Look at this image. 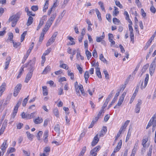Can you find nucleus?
<instances>
[{"label": "nucleus", "instance_id": "60", "mask_svg": "<svg viewBox=\"0 0 156 156\" xmlns=\"http://www.w3.org/2000/svg\"><path fill=\"white\" fill-rule=\"evenodd\" d=\"M18 111V110L17 109H15L14 108L13 112V113L12 115V118H14L15 116L16 115V114L17 113Z\"/></svg>", "mask_w": 156, "mask_h": 156}, {"label": "nucleus", "instance_id": "63", "mask_svg": "<svg viewBox=\"0 0 156 156\" xmlns=\"http://www.w3.org/2000/svg\"><path fill=\"white\" fill-rule=\"evenodd\" d=\"M93 55L95 58L97 57V53L95 49H94L92 52Z\"/></svg>", "mask_w": 156, "mask_h": 156}, {"label": "nucleus", "instance_id": "41", "mask_svg": "<svg viewBox=\"0 0 156 156\" xmlns=\"http://www.w3.org/2000/svg\"><path fill=\"white\" fill-rule=\"evenodd\" d=\"M148 140V139L147 138H144L143 140L142 144L144 147H146V144L147 141Z\"/></svg>", "mask_w": 156, "mask_h": 156}, {"label": "nucleus", "instance_id": "20", "mask_svg": "<svg viewBox=\"0 0 156 156\" xmlns=\"http://www.w3.org/2000/svg\"><path fill=\"white\" fill-rule=\"evenodd\" d=\"M6 126V123L4 124V123H3L2 126L0 129V136L3 133Z\"/></svg>", "mask_w": 156, "mask_h": 156}, {"label": "nucleus", "instance_id": "56", "mask_svg": "<svg viewBox=\"0 0 156 156\" xmlns=\"http://www.w3.org/2000/svg\"><path fill=\"white\" fill-rule=\"evenodd\" d=\"M13 34L12 33H9V35L8 39L10 41H12L13 42Z\"/></svg>", "mask_w": 156, "mask_h": 156}, {"label": "nucleus", "instance_id": "57", "mask_svg": "<svg viewBox=\"0 0 156 156\" xmlns=\"http://www.w3.org/2000/svg\"><path fill=\"white\" fill-rule=\"evenodd\" d=\"M97 121H96V120H95V119L93 120L90 124V125L89 127V128H92L93 126H94V123Z\"/></svg>", "mask_w": 156, "mask_h": 156}, {"label": "nucleus", "instance_id": "9", "mask_svg": "<svg viewBox=\"0 0 156 156\" xmlns=\"http://www.w3.org/2000/svg\"><path fill=\"white\" fill-rule=\"evenodd\" d=\"M119 91L115 94V97L112 101L111 103L109 105L108 107V109L110 108L111 107L112 105L114 104L115 102V101L117 100V97L119 96Z\"/></svg>", "mask_w": 156, "mask_h": 156}, {"label": "nucleus", "instance_id": "36", "mask_svg": "<svg viewBox=\"0 0 156 156\" xmlns=\"http://www.w3.org/2000/svg\"><path fill=\"white\" fill-rule=\"evenodd\" d=\"M6 84L5 83H2L1 86L0 87V91L3 92L5 90V86Z\"/></svg>", "mask_w": 156, "mask_h": 156}, {"label": "nucleus", "instance_id": "52", "mask_svg": "<svg viewBox=\"0 0 156 156\" xmlns=\"http://www.w3.org/2000/svg\"><path fill=\"white\" fill-rule=\"evenodd\" d=\"M12 43L13 47L16 48H18L21 44V43L20 42H14V41L12 42Z\"/></svg>", "mask_w": 156, "mask_h": 156}, {"label": "nucleus", "instance_id": "19", "mask_svg": "<svg viewBox=\"0 0 156 156\" xmlns=\"http://www.w3.org/2000/svg\"><path fill=\"white\" fill-rule=\"evenodd\" d=\"M33 18L31 16H30L28 19L27 21L26 24L27 26L30 25L33 23Z\"/></svg>", "mask_w": 156, "mask_h": 156}, {"label": "nucleus", "instance_id": "64", "mask_svg": "<svg viewBox=\"0 0 156 156\" xmlns=\"http://www.w3.org/2000/svg\"><path fill=\"white\" fill-rule=\"evenodd\" d=\"M104 73L105 75V78L106 79H108L109 74L107 71L106 70H104Z\"/></svg>", "mask_w": 156, "mask_h": 156}, {"label": "nucleus", "instance_id": "1", "mask_svg": "<svg viewBox=\"0 0 156 156\" xmlns=\"http://www.w3.org/2000/svg\"><path fill=\"white\" fill-rule=\"evenodd\" d=\"M22 13L21 12H19L17 13L15 15H12L9 18V21L12 22V27L15 26L17 21L19 20Z\"/></svg>", "mask_w": 156, "mask_h": 156}, {"label": "nucleus", "instance_id": "62", "mask_svg": "<svg viewBox=\"0 0 156 156\" xmlns=\"http://www.w3.org/2000/svg\"><path fill=\"white\" fill-rule=\"evenodd\" d=\"M31 9L33 11H36L38 9V7L36 5L33 6L31 7Z\"/></svg>", "mask_w": 156, "mask_h": 156}, {"label": "nucleus", "instance_id": "26", "mask_svg": "<svg viewBox=\"0 0 156 156\" xmlns=\"http://www.w3.org/2000/svg\"><path fill=\"white\" fill-rule=\"evenodd\" d=\"M96 14L97 15L98 19L99 21L101 20L102 19L101 17V14L98 9H95Z\"/></svg>", "mask_w": 156, "mask_h": 156}, {"label": "nucleus", "instance_id": "11", "mask_svg": "<svg viewBox=\"0 0 156 156\" xmlns=\"http://www.w3.org/2000/svg\"><path fill=\"white\" fill-rule=\"evenodd\" d=\"M56 107L55 106L53 109V113L54 115L58 117V111L57 107H58V103H56Z\"/></svg>", "mask_w": 156, "mask_h": 156}, {"label": "nucleus", "instance_id": "21", "mask_svg": "<svg viewBox=\"0 0 156 156\" xmlns=\"http://www.w3.org/2000/svg\"><path fill=\"white\" fill-rule=\"evenodd\" d=\"M48 136V131H46L44 133V140L45 143H47L48 142V140L47 137Z\"/></svg>", "mask_w": 156, "mask_h": 156}, {"label": "nucleus", "instance_id": "61", "mask_svg": "<svg viewBox=\"0 0 156 156\" xmlns=\"http://www.w3.org/2000/svg\"><path fill=\"white\" fill-rule=\"evenodd\" d=\"M106 18L109 22H111V16L110 14H108L106 15Z\"/></svg>", "mask_w": 156, "mask_h": 156}, {"label": "nucleus", "instance_id": "49", "mask_svg": "<svg viewBox=\"0 0 156 156\" xmlns=\"http://www.w3.org/2000/svg\"><path fill=\"white\" fill-rule=\"evenodd\" d=\"M76 67L77 69L79 70L80 73V74H82L83 71L82 68L78 64H76Z\"/></svg>", "mask_w": 156, "mask_h": 156}, {"label": "nucleus", "instance_id": "2", "mask_svg": "<svg viewBox=\"0 0 156 156\" xmlns=\"http://www.w3.org/2000/svg\"><path fill=\"white\" fill-rule=\"evenodd\" d=\"M101 147L100 145H98L92 149L90 152L89 156H97V153L100 150Z\"/></svg>", "mask_w": 156, "mask_h": 156}, {"label": "nucleus", "instance_id": "10", "mask_svg": "<svg viewBox=\"0 0 156 156\" xmlns=\"http://www.w3.org/2000/svg\"><path fill=\"white\" fill-rule=\"evenodd\" d=\"M52 23L50 20H48L45 26L44 27L42 30L47 32L49 28L51 25Z\"/></svg>", "mask_w": 156, "mask_h": 156}, {"label": "nucleus", "instance_id": "12", "mask_svg": "<svg viewBox=\"0 0 156 156\" xmlns=\"http://www.w3.org/2000/svg\"><path fill=\"white\" fill-rule=\"evenodd\" d=\"M149 122L153 126V127H155L156 126V117L153 116Z\"/></svg>", "mask_w": 156, "mask_h": 156}, {"label": "nucleus", "instance_id": "46", "mask_svg": "<svg viewBox=\"0 0 156 156\" xmlns=\"http://www.w3.org/2000/svg\"><path fill=\"white\" fill-rule=\"evenodd\" d=\"M28 97L27 98H25L23 100L22 103L23 106L24 107L26 106L28 100Z\"/></svg>", "mask_w": 156, "mask_h": 156}, {"label": "nucleus", "instance_id": "17", "mask_svg": "<svg viewBox=\"0 0 156 156\" xmlns=\"http://www.w3.org/2000/svg\"><path fill=\"white\" fill-rule=\"evenodd\" d=\"M47 32L44 31L43 30H42L41 33L40 34V36L39 38V41L40 42H42L44 39V37L45 34Z\"/></svg>", "mask_w": 156, "mask_h": 156}, {"label": "nucleus", "instance_id": "28", "mask_svg": "<svg viewBox=\"0 0 156 156\" xmlns=\"http://www.w3.org/2000/svg\"><path fill=\"white\" fill-rule=\"evenodd\" d=\"M26 133L28 139L31 141L32 140L34 137V135L31 134L28 131Z\"/></svg>", "mask_w": 156, "mask_h": 156}, {"label": "nucleus", "instance_id": "27", "mask_svg": "<svg viewBox=\"0 0 156 156\" xmlns=\"http://www.w3.org/2000/svg\"><path fill=\"white\" fill-rule=\"evenodd\" d=\"M43 95L44 96H46L48 94L47 87L46 86L42 87Z\"/></svg>", "mask_w": 156, "mask_h": 156}, {"label": "nucleus", "instance_id": "18", "mask_svg": "<svg viewBox=\"0 0 156 156\" xmlns=\"http://www.w3.org/2000/svg\"><path fill=\"white\" fill-rule=\"evenodd\" d=\"M105 35L104 32L103 33L102 35L100 37H96V41L98 42H101L105 38Z\"/></svg>", "mask_w": 156, "mask_h": 156}, {"label": "nucleus", "instance_id": "24", "mask_svg": "<svg viewBox=\"0 0 156 156\" xmlns=\"http://www.w3.org/2000/svg\"><path fill=\"white\" fill-rule=\"evenodd\" d=\"M126 95V92H124L122 94L121 96L120 97V98L119 100V102L121 103L122 104L124 98V97Z\"/></svg>", "mask_w": 156, "mask_h": 156}, {"label": "nucleus", "instance_id": "48", "mask_svg": "<svg viewBox=\"0 0 156 156\" xmlns=\"http://www.w3.org/2000/svg\"><path fill=\"white\" fill-rule=\"evenodd\" d=\"M115 3L116 5L118 7H119V8H120V9H122L123 8L122 5L121 4H120V2L119 1H115Z\"/></svg>", "mask_w": 156, "mask_h": 156}, {"label": "nucleus", "instance_id": "51", "mask_svg": "<svg viewBox=\"0 0 156 156\" xmlns=\"http://www.w3.org/2000/svg\"><path fill=\"white\" fill-rule=\"evenodd\" d=\"M149 66V65L147 64L144 66L142 69V72L143 73H144L147 69Z\"/></svg>", "mask_w": 156, "mask_h": 156}, {"label": "nucleus", "instance_id": "30", "mask_svg": "<svg viewBox=\"0 0 156 156\" xmlns=\"http://www.w3.org/2000/svg\"><path fill=\"white\" fill-rule=\"evenodd\" d=\"M114 10L113 11V16H115L119 14V11H118V9L116 6L114 7Z\"/></svg>", "mask_w": 156, "mask_h": 156}, {"label": "nucleus", "instance_id": "16", "mask_svg": "<svg viewBox=\"0 0 156 156\" xmlns=\"http://www.w3.org/2000/svg\"><path fill=\"white\" fill-rule=\"evenodd\" d=\"M43 119L39 117H37V118L35 119L34 122V123L36 124H40L42 122Z\"/></svg>", "mask_w": 156, "mask_h": 156}, {"label": "nucleus", "instance_id": "7", "mask_svg": "<svg viewBox=\"0 0 156 156\" xmlns=\"http://www.w3.org/2000/svg\"><path fill=\"white\" fill-rule=\"evenodd\" d=\"M142 104V101L140 99L138 100V102L136 104L135 108V112L136 113H139L140 109V105Z\"/></svg>", "mask_w": 156, "mask_h": 156}, {"label": "nucleus", "instance_id": "8", "mask_svg": "<svg viewBox=\"0 0 156 156\" xmlns=\"http://www.w3.org/2000/svg\"><path fill=\"white\" fill-rule=\"evenodd\" d=\"M99 141V139L98 137V135L97 134L94 137L91 144L92 146L94 147L96 145Z\"/></svg>", "mask_w": 156, "mask_h": 156}, {"label": "nucleus", "instance_id": "38", "mask_svg": "<svg viewBox=\"0 0 156 156\" xmlns=\"http://www.w3.org/2000/svg\"><path fill=\"white\" fill-rule=\"evenodd\" d=\"M85 53L87 57V58L89 60L91 56V53L87 49Z\"/></svg>", "mask_w": 156, "mask_h": 156}, {"label": "nucleus", "instance_id": "44", "mask_svg": "<svg viewBox=\"0 0 156 156\" xmlns=\"http://www.w3.org/2000/svg\"><path fill=\"white\" fill-rule=\"evenodd\" d=\"M55 4H56V2H55L54 3L53 6H52V7H51L49 9V10H48V15H50V14H51V11H52V9H54V8H55V7L56 6Z\"/></svg>", "mask_w": 156, "mask_h": 156}, {"label": "nucleus", "instance_id": "54", "mask_svg": "<svg viewBox=\"0 0 156 156\" xmlns=\"http://www.w3.org/2000/svg\"><path fill=\"white\" fill-rule=\"evenodd\" d=\"M44 23H43V21H40V22L38 24V26L37 27V30H38L40 29V28L43 25Z\"/></svg>", "mask_w": 156, "mask_h": 156}, {"label": "nucleus", "instance_id": "42", "mask_svg": "<svg viewBox=\"0 0 156 156\" xmlns=\"http://www.w3.org/2000/svg\"><path fill=\"white\" fill-rule=\"evenodd\" d=\"M15 151L16 149L14 147L9 148L7 151V153L8 154H9L10 153L15 152Z\"/></svg>", "mask_w": 156, "mask_h": 156}, {"label": "nucleus", "instance_id": "3", "mask_svg": "<svg viewBox=\"0 0 156 156\" xmlns=\"http://www.w3.org/2000/svg\"><path fill=\"white\" fill-rule=\"evenodd\" d=\"M58 34V33L57 32L54 33L51 37L49 39L47 42L46 44V46L47 47H48L51 45L54 41Z\"/></svg>", "mask_w": 156, "mask_h": 156}, {"label": "nucleus", "instance_id": "6", "mask_svg": "<svg viewBox=\"0 0 156 156\" xmlns=\"http://www.w3.org/2000/svg\"><path fill=\"white\" fill-rule=\"evenodd\" d=\"M149 80V75L147 74L146 75V77L144 80V85H143V82H142L140 86V88L141 89L143 90L146 87Z\"/></svg>", "mask_w": 156, "mask_h": 156}, {"label": "nucleus", "instance_id": "47", "mask_svg": "<svg viewBox=\"0 0 156 156\" xmlns=\"http://www.w3.org/2000/svg\"><path fill=\"white\" fill-rule=\"evenodd\" d=\"M99 57L100 59L102 61H103L104 63H107V61L106 60L105 58H104L102 54H101L100 55Z\"/></svg>", "mask_w": 156, "mask_h": 156}, {"label": "nucleus", "instance_id": "25", "mask_svg": "<svg viewBox=\"0 0 156 156\" xmlns=\"http://www.w3.org/2000/svg\"><path fill=\"white\" fill-rule=\"evenodd\" d=\"M22 100L23 99L22 98H20L19 99L16 106L15 107V108H14V109L18 110V108L20 106V105H21Z\"/></svg>", "mask_w": 156, "mask_h": 156}, {"label": "nucleus", "instance_id": "4", "mask_svg": "<svg viewBox=\"0 0 156 156\" xmlns=\"http://www.w3.org/2000/svg\"><path fill=\"white\" fill-rule=\"evenodd\" d=\"M33 69V67L31 69L30 71L27 73L25 80V82L27 83L31 78L32 75Z\"/></svg>", "mask_w": 156, "mask_h": 156}, {"label": "nucleus", "instance_id": "45", "mask_svg": "<svg viewBox=\"0 0 156 156\" xmlns=\"http://www.w3.org/2000/svg\"><path fill=\"white\" fill-rule=\"evenodd\" d=\"M130 130V129H129V130H128V132L127 133V136H126V140H125V142H127L128 141V140H129V137L131 135V133L129 132Z\"/></svg>", "mask_w": 156, "mask_h": 156}, {"label": "nucleus", "instance_id": "15", "mask_svg": "<svg viewBox=\"0 0 156 156\" xmlns=\"http://www.w3.org/2000/svg\"><path fill=\"white\" fill-rule=\"evenodd\" d=\"M51 70V68L50 66H47L45 67L44 70L43 71L41 74H46L48 72H50Z\"/></svg>", "mask_w": 156, "mask_h": 156}, {"label": "nucleus", "instance_id": "13", "mask_svg": "<svg viewBox=\"0 0 156 156\" xmlns=\"http://www.w3.org/2000/svg\"><path fill=\"white\" fill-rule=\"evenodd\" d=\"M7 140H6L3 143L1 147V148L3 154L5 152L6 149L7 147Z\"/></svg>", "mask_w": 156, "mask_h": 156}, {"label": "nucleus", "instance_id": "31", "mask_svg": "<svg viewBox=\"0 0 156 156\" xmlns=\"http://www.w3.org/2000/svg\"><path fill=\"white\" fill-rule=\"evenodd\" d=\"M48 2L49 0H46L43 9V11L44 12H46V10L48 9L49 5Z\"/></svg>", "mask_w": 156, "mask_h": 156}, {"label": "nucleus", "instance_id": "43", "mask_svg": "<svg viewBox=\"0 0 156 156\" xmlns=\"http://www.w3.org/2000/svg\"><path fill=\"white\" fill-rule=\"evenodd\" d=\"M21 117L23 119H27L28 117V114L24 112H23L21 114Z\"/></svg>", "mask_w": 156, "mask_h": 156}, {"label": "nucleus", "instance_id": "14", "mask_svg": "<svg viewBox=\"0 0 156 156\" xmlns=\"http://www.w3.org/2000/svg\"><path fill=\"white\" fill-rule=\"evenodd\" d=\"M11 58L10 57H7L6 58V61L5 62V69L6 70L8 67Z\"/></svg>", "mask_w": 156, "mask_h": 156}, {"label": "nucleus", "instance_id": "33", "mask_svg": "<svg viewBox=\"0 0 156 156\" xmlns=\"http://www.w3.org/2000/svg\"><path fill=\"white\" fill-rule=\"evenodd\" d=\"M107 131V127L106 126H103V129L101 131L100 134V136H103L106 133Z\"/></svg>", "mask_w": 156, "mask_h": 156}, {"label": "nucleus", "instance_id": "59", "mask_svg": "<svg viewBox=\"0 0 156 156\" xmlns=\"http://www.w3.org/2000/svg\"><path fill=\"white\" fill-rule=\"evenodd\" d=\"M152 152V146H151L149 148V151L147 153V156H151Z\"/></svg>", "mask_w": 156, "mask_h": 156}, {"label": "nucleus", "instance_id": "55", "mask_svg": "<svg viewBox=\"0 0 156 156\" xmlns=\"http://www.w3.org/2000/svg\"><path fill=\"white\" fill-rule=\"evenodd\" d=\"M150 10L151 11V12L153 13H155L156 12V10L155 7L153 5H152L150 9Z\"/></svg>", "mask_w": 156, "mask_h": 156}, {"label": "nucleus", "instance_id": "34", "mask_svg": "<svg viewBox=\"0 0 156 156\" xmlns=\"http://www.w3.org/2000/svg\"><path fill=\"white\" fill-rule=\"evenodd\" d=\"M104 113V112H102V110H101L99 112L97 116L95 117V119L96 121H98V120L99 119L100 116L102 114H103Z\"/></svg>", "mask_w": 156, "mask_h": 156}, {"label": "nucleus", "instance_id": "37", "mask_svg": "<svg viewBox=\"0 0 156 156\" xmlns=\"http://www.w3.org/2000/svg\"><path fill=\"white\" fill-rule=\"evenodd\" d=\"M27 31H24L21 36V39L20 41L21 42H23V41L26 35L27 34Z\"/></svg>", "mask_w": 156, "mask_h": 156}, {"label": "nucleus", "instance_id": "32", "mask_svg": "<svg viewBox=\"0 0 156 156\" xmlns=\"http://www.w3.org/2000/svg\"><path fill=\"white\" fill-rule=\"evenodd\" d=\"M96 73L97 76L99 78H102V76L99 68L98 67L96 69Z\"/></svg>", "mask_w": 156, "mask_h": 156}, {"label": "nucleus", "instance_id": "23", "mask_svg": "<svg viewBox=\"0 0 156 156\" xmlns=\"http://www.w3.org/2000/svg\"><path fill=\"white\" fill-rule=\"evenodd\" d=\"M86 151V146L83 147L82 149V150L78 156H83L85 153Z\"/></svg>", "mask_w": 156, "mask_h": 156}, {"label": "nucleus", "instance_id": "5", "mask_svg": "<svg viewBox=\"0 0 156 156\" xmlns=\"http://www.w3.org/2000/svg\"><path fill=\"white\" fill-rule=\"evenodd\" d=\"M22 86L21 84H18L15 87L13 93V95L15 97H16L17 96L18 94L20 92L21 88Z\"/></svg>", "mask_w": 156, "mask_h": 156}, {"label": "nucleus", "instance_id": "35", "mask_svg": "<svg viewBox=\"0 0 156 156\" xmlns=\"http://www.w3.org/2000/svg\"><path fill=\"white\" fill-rule=\"evenodd\" d=\"M36 114L35 112L31 113L30 114H28V119H30L34 117L36 115Z\"/></svg>", "mask_w": 156, "mask_h": 156}, {"label": "nucleus", "instance_id": "22", "mask_svg": "<svg viewBox=\"0 0 156 156\" xmlns=\"http://www.w3.org/2000/svg\"><path fill=\"white\" fill-rule=\"evenodd\" d=\"M60 67L61 68L64 69H68L69 68L68 66L66 64L63 63L62 61H60Z\"/></svg>", "mask_w": 156, "mask_h": 156}, {"label": "nucleus", "instance_id": "50", "mask_svg": "<svg viewBox=\"0 0 156 156\" xmlns=\"http://www.w3.org/2000/svg\"><path fill=\"white\" fill-rule=\"evenodd\" d=\"M66 81V78L64 77H61L60 79H59V82H61L60 83V85L61 86H62V82H63L64 81Z\"/></svg>", "mask_w": 156, "mask_h": 156}, {"label": "nucleus", "instance_id": "53", "mask_svg": "<svg viewBox=\"0 0 156 156\" xmlns=\"http://www.w3.org/2000/svg\"><path fill=\"white\" fill-rule=\"evenodd\" d=\"M23 68H24L23 67V68L21 67V69H20L19 73L17 76V79H18L20 77L21 75L22 74V72H23V71L24 70Z\"/></svg>", "mask_w": 156, "mask_h": 156}, {"label": "nucleus", "instance_id": "40", "mask_svg": "<svg viewBox=\"0 0 156 156\" xmlns=\"http://www.w3.org/2000/svg\"><path fill=\"white\" fill-rule=\"evenodd\" d=\"M43 134V132L41 131H40L37 133L36 137L37 139L40 140H41V137Z\"/></svg>", "mask_w": 156, "mask_h": 156}, {"label": "nucleus", "instance_id": "58", "mask_svg": "<svg viewBox=\"0 0 156 156\" xmlns=\"http://www.w3.org/2000/svg\"><path fill=\"white\" fill-rule=\"evenodd\" d=\"M68 76H70V78L72 80H73L74 79V75L73 73H71L70 72H68Z\"/></svg>", "mask_w": 156, "mask_h": 156}, {"label": "nucleus", "instance_id": "39", "mask_svg": "<svg viewBox=\"0 0 156 156\" xmlns=\"http://www.w3.org/2000/svg\"><path fill=\"white\" fill-rule=\"evenodd\" d=\"M113 22L114 24L118 25L120 23V21L117 18L114 17L113 19Z\"/></svg>", "mask_w": 156, "mask_h": 156}, {"label": "nucleus", "instance_id": "29", "mask_svg": "<svg viewBox=\"0 0 156 156\" xmlns=\"http://www.w3.org/2000/svg\"><path fill=\"white\" fill-rule=\"evenodd\" d=\"M67 38L72 42L71 43H69V44H67L68 45H73L75 44V43L73 41L74 39L72 37L69 36L67 37Z\"/></svg>", "mask_w": 156, "mask_h": 156}]
</instances>
